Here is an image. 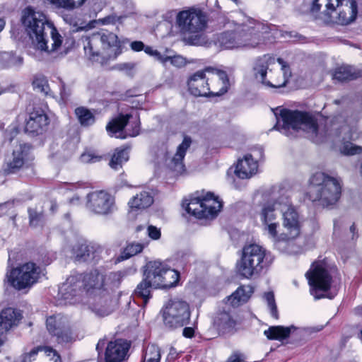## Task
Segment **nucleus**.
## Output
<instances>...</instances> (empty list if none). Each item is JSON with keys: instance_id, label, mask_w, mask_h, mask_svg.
<instances>
[{"instance_id": "f257e3e1", "label": "nucleus", "mask_w": 362, "mask_h": 362, "mask_svg": "<svg viewBox=\"0 0 362 362\" xmlns=\"http://www.w3.org/2000/svg\"><path fill=\"white\" fill-rule=\"evenodd\" d=\"M218 23L226 28L217 37V42L223 49L256 48L264 42V35L276 28L259 22L241 11L236 13L233 19L220 16Z\"/></svg>"}, {"instance_id": "f03ea898", "label": "nucleus", "mask_w": 362, "mask_h": 362, "mask_svg": "<svg viewBox=\"0 0 362 362\" xmlns=\"http://www.w3.org/2000/svg\"><path fill=\"white\" fill-rule=\"evenodd\" d=\"M275 115L277 122L274 128L285 134H287L291 129H303L311 134L313 139L316 143L339 137L342 129L337 119H326L324 123L318 124L315 117L306 112L282 109L279 115Z\"/></svg>"}, {"instance_id": "7ed1b4c3", "label": "nucleus", "mask_w": 362, "mask_h": 362, "mask_svg": "<svg viewBox=\"0 0 362 362\" xmlns=\"http://www.w3.org/2000/svg\"><path fill=\"white\" fill-rule=\"evenodd\" d=\"M22 23L34 47L47 56L56 58L62 37L56 28L47 22L45 16L27 8L23 12Z\"/></svg>"}, {"instance_id": "20e7f679", "label": "nucleus", "mask_w": 362, "mask_h": 362, "mask_svg": "<svg viewBox=\"0 0 362 362\" xmlns=\"http://www.w3.org/2000/svg\"><path fill=\"white\" fill-rule=\"evenodd\" d=\"M85 54L93 61L103 64L121 54V44L116 34L100 31L82 38Z\"/></svg>"}, {"instance_id": "39448f33", "label": "nucleus", "mask_w": 362, "mask_h": 362, "mask_svg": "<svg viewBox=\"0 0 362 362\" xmlns=\"http://www.w3.org/2000/svg\"><path fill=\"white\" fill-rule=\"evenodd\" d=\"M273 261L274 257L266 249L257 244H250L243 248L241 257L236 263V272L247 279L258 277Z\"/></svg>"}, {"instance_id": "423d86ee", "label": "nucleus", "mask_w": 362, "mask_h": 362, "mask_svg": "<svg viewBox=\"0 0 362 362\" xmlns=\"http://www.w3.org/2000/svg\"><path fill=\"white\" fill-rule=\"evenodd\" d=\"M308 196L313 202H317L323 207L336 204L341 193L340 180L324 173H316L309 180Z\"/></svg>"}, {"instance_id": "0eeeda50", "label": "nucleus", "mask_w": 362, "mask_h": 362, "mask_svg": "<svg viewBox=\"0 0 362 362\" xmlns=\"http://www.w3.org/2000/svg\"><path fill=\"white\" fill-rule=\"evenodd\" d=\"M206 13L199 8L189 7L176 14L175 23L180 31L187 36L193 45H201L205 42L204 31L207 25Z\"/></svg>"}, {"instance_id": "6e6552de", "label": "nucleus", "mask_w": 362, "mask_h": 362, "mask_svg": "<svg viewBox=\"0 0 362 362\" xmlns=\"http://www.w3.org/2000/svg\"><path fill=\"white\" fill-rule=\"evenodd\" d=\"M85 291L93 295V310L101 315H107L111 311V294L105 289V275L98 270L83 274Z\"/></svg>"}, {"instance_id": "1a4fd4ad", "label": "nucleus", "mask_w": 362, "mask_h": 362, "mask_svg": "<svg viewBox=\"0 0 362 362\" xmlns=\"http://www.w3.org/2000/svg\"><path fill=\"white\" fill-rule=\"evenodd\" d=\"M281 202L277 204L279 205L280 211L282 214V226L284 232L279 237L275 238L277 245L280 241H289L299 236L302 226V219L296 209L291 204L288 195L283 191L281 194Z\"/></svg>"}, {"instance_id": "9d476101", "label": "nucleus", "mask_w": 362, "mask_h": 362, "mask_svg": "<svg viewBox=\"0 0 362 362\" xmlns=\"http://www.w3.org/2000/svg\"><path fill=\"white\" fill-rule=\"evenodd\" d=\"M186 211L198 218H214L222 208L218 197L211 192L204 196L192 199L188 203H183Z\"/></svg>"}, {"instance_id": "9b49d317", "label": "nucleus", "mask_w": 362, "mask_h": 362, "mask_svg": "<svg viewBox=\"0 0 362 362\" xmlns=\"http://www.w3.org/2000/svg\"><path fill=\"white\" fill-rule=\"evenodd\" d=\"M275 59L270 55L264 54L262 57H258L254 64L253 71L255 77L258 79L262 84L271 88H281L286 86L291 76L289 67L286 65V62L281 58L277 59V62L281 65L282 76L281 79L274 80L272 83L266 80L267 69L269 66L274 64Z\"/></svg>"}, {"instance_id": "f8f14e48", "label": "nucleus", "mask_w": 362, "mask_h": 362, "mask_svg": "<svg viewBox=\"0 0 362 362\" xmlns=\"http://www.w3.org/2000/svg\"><path fill=\"white\" fill-rule=\"evenodd\" d=\"M41 273V269L35 263H25L7 272L6 277L10 284L17 290L32 286L37 282Z\"/></svg>"}, {"instance_id": "ddd939ff", "label": "nucleus", "mask_w": 362, "mask_h": 362, "mask_svg": "<svg viewBox=\"0 0 362 362\" xmlns=\"http://www.w3.org/2000/svg\"><path fill=\"white\" fill-rule=\"evenodd\" d=\"M305 276L310 286V293L315 299L325 297L332 298L334 297V296L321 293L328 291L332 281L328 271L321 263H314Z\"/></svg>"}, {"instance_id": "4468645a", "label": "nucleus", "mask_w": 362, "mask_h": 362, "mask_svg": "<svg viewBox=\"0 0 362 362\" xmlns=\"http://www.w3.org/2000/svg\"><path fill=\"white\" fill-rule=\"evenodd\" d=\"M189 304L180 299L169 301L163 310L164 324L170 328L183 327L189 323L190 319Z\"/></svg>"}, {"instance_id": "2eb2a0df", "label": "nucleus", "mask_w": 362, "mask_h": 362, "mask_svg": "<svg viewBox=\"0 0 362 362\" xmlns=\"http://www.w3.org/2000/svg\"><path fill=\"white\" fill-rule=\"evenodd\" d=\"M132 116L129 114H120L112 119L106 126V130L110 136L124 139L127 137H134L140 133V120L136 117L129 122Z\"/></svg>"}, {"instance_id": "dca6fc26", "label": "nucleus", "mask_w": 362, "mask_h": 362, "mask_svg": "<svg viewBox=\"0 0 362 362\" xmlns=\"http://www.w3.org/2000/svg\"><path fill=\"white\" fill-rule=\"evenodd\" d=\"M46 326L49 334L56 337L59 344L69 343L76 339L66 317L61 315L50 316L46 320Z\"/></svg>"}, {"instance_id": "f3484780", "label": "nucleus", "mask_w": 362, "mask_h": 362, "mask_svg": "<svg viewBox=\"0 0 362 362\" xmlns=\"http://www.w3.org/2000/svg\"><path fill=\"white\" fill-rule=\"evenodd\" d=\"M114 198L104 190H97L86 196V206L91 213L97 215H108L114 209Z\"/></svg>"}, {"instance_id": "a211bd4d", "label": "nucleus", "mask_w": 362, "mask_h": 362, "mask_svg": "<svg viewBox=\"0 0 362 362\" xmlns=\"http://www.w3.org/2000/svg\"><path fill=\"white\" fill-rule=\"evenodd\" d=\"M111 250L96 243H82L75 251V259L78 262H98L110 255Z\"/></svg>"}, {"instance_id": "6ab92c4d", "label": "nucleus", "mask_w": 362, "mask_h": 362, "mask_svg": "<svg viewBox=\"0 0 362 362\" xmlns=\"http://www.w3.org/2000/svg\"><path fill=\"white\" fill-rule=\"evenodd\" d=\"M357 13V3L355 0H339L337 5H335L330 21L348 25L356 19Z\"/></svg>"}, {"instance_id": "aec40b11", "label": "nucleus", "mask_w": 362, "mask_h": 362, "mask_svg": "<svg viewBox=\"0 0 362 362\" xmlns=\"http://www.w3.org/2000/svg\"><path fill=\"white\" fill-rule=\"evenodd\" d=\"M284 190L280 192L279 195L277 197L274 194L272 199L273 203H267L265 204L261 212V221L264 226V229L268 231L269 234L274 238L277 237L276 228L278 223L276 222V216L274 213L276 210H280L279 205L277 204L279 202H281V194Z\"/></svg>"}, {"instance_id": "412c9836", "label": "nucleus", "mask_w": 362, "mask_h": 362, "mask_svg": "<svg viewBox=\"0 0 362 362\" xmlns=\"http://www.w3.org/2000/svg\"><path fill=\"white\" fill-rule=\"evenodd\" d=\"M213 71L212 67H206L204 70L194 73L188 81V88L191 94L196 97L215 95V92L211 91L206 73Z\"/></svg>"}, {"instance_id": "4be33fe9", "label": "nucleus", "mask_w": 362, "mask_h": 362, "mask_svg": "<svg viewBox=\"0 0 362 362\" xmlns=\"http://www.w3.org/2000/svg\"><path fill=\"white\" fill-rule=\"evenodd\" d=\"M85 291L83 274L71 275L59 288L61 297L69 303H73L74 297L81 296Z\"/></svg>"}, {"instance_id": "5701e85b", "label": "nucleus", "mask_w": 362, "mask_h": 362, "mask_svg": "<svg viewBox=\"0 0 362 362\" xmlns=\"http://www.w3.org/2000/svg\"><path fill=\"white\" fill-rule=\"evenodd\" d=\"M28 146L19 144L15 147L11 155L8 156L3 166L5 174H14L18 172L25 164Z\"/></svg>"}, {"instance_id": "b1692460", "label": "nucleus", "mask_w": 362, "mask_h": 362, "mask_svg": "<svg viewBox=\"0 0 362 362\" xmlns=\"http://www.w3.org/2000/svg\"><path fill=\"white\" fill-rule=\"evenodd\" d=\"M48 124L49 118L44 111L40 108L34 109L26 119L25 131L30 134H40L45 131Z\"/></svg>"}, {"instance_id": "393cba45", "label": "nucleus", "mask_w": 362, "mask_h": 362, "mask_svg": "<svg viewBox=\"0 0 362 362\" xmlns=\"http://www.w3.org/2000/svg\"><path fill=\"white\" fill-rule=\"evenodd\" d=\"M129 345L122 339L110 341L105 349V362H121L127 356Z\"/></svg>"}, {"instance_id": "a878e982", "label": "nucleus", "mask_w": 362, "mask_h": 362, "mask_svg": "<svg viewBox=\"0 0 362 362\" xmlns=\"http://www.w3.org/2000/svg\"><path fill=\"white\" fill-rule=\"evenodd\" d=\"M191 143V138L185 136L182 142L178 146L176 153L168 160H166L168 168L177 174H180L185 171L183 159Z\"/></svg>"}, {"instance_id": "bb28decb", "label": "nucleus", "mask_w": 362, "mask_h": 362, "mask_svg": "<svg viewBox=\"0 0 362 362\" xmlns=\"http://www.w3.org/2000/svg\"><path fill=\"white\" fill-rule=\"evenodd\" d=\"M309 331V328H299L293 325L290 327L272 326L264 332V334L269 340L283 341L288 338L291 334H293L295 332H298V333H307Z\"/></svg>"}, {"instance_id": "cd10ccee", "label": "nucleus", "mask_w": 362, "mask_h": 362, "mask_svg": "<svg viewBox=\"0 0 362 362\" xmlns=\"http://www.w3.org/2000/svg\"><path fill=\"white\" fill-rule=\"evenodd\" d=\"M213 324L219 333L226 334L234 330L236 320L229 310L223 309L217 311L214 317Z\"/></svg>"}, {"instance_id": "c85d7f7f", "label": "nucleus", "mask_w": 362, "mask_h": 362, "mask_svg": "<svg viewBox=\"0 0 362 362\" xmlns=\"http://www.w3.org/2000/svg\"><path fill=\"white\" fill-rule=\"evenodd\" d=\"M257 162L254 160L252 156L247 154L243 159L238 160L235 173L238 177L247 179L257 172Z\"/></svg>"}, {"instance_id": "c756f323", "label": "nucleus", "mask_w": 362, "mask_h": 362, "mask_svg": "<svg viewBox=\"0 0 362 362\" xmlns=\"http://www.w3.org/2000/svg\"><path fill=\"white\" fill-rule=\"evenodd\" d=\"M21 317V313L11 308L3 310L0 313V334L6 333L11 327L17 325Z\"/></svg>"}, {"instance_id": "7c9ffc66", "label": "nucleus", "mask_w": 362, "mask_h": 362, "mask_svg": "<svg viewBox=\"0 0 362 362\" xmlns=\"http://www.w3.org/2000/svg\"><path fill=\"white\" fill-rule=\"evenodd\" d=\"M166 267V264L159 261L150 262L147 264V269L144 273V276L147 279L153 281L154 288H158V284H161L160 278L163 276Z\"/></svg>"}, {"instance_id": "2f4dec72", "label": "nucleus", "mask_w": 362, "mask_h": 362, "mask_svg": "<svg viewBox=\"0 0 362 362\" xmlns=\"http://www.w3.org/2000/svg\"><path fill=\"white\" fill-rule=\"evenodd\" d=\"M333 78L339 82L354 80L362 76V71L351 66L337 67L333 73Z\"/></svg>"}, {"instance_id": "473e14b6", "label": "nucleus", "mask_w": 362, "mask_h": 362, "mask_svg": "<svg viewBox=\"0 0 362 362\" xmlns=\"http://www.w3.org/2000/svg\"><path fill=\"white\" fill-rule=\"evenodd\" d=\"M252 293V289L251 287L247 286L245 288L240 286L230 296L227 297L226 304H228L232 307H238L242 303H245L250 297Z\"/></svg>"}, {"instance_id": "72a5a7b5", "label": "nucleus", "mask_w": 362, "mask_h": 362, "mask_svg": "<svg viewBox=\"0 0 362 362\" xmlns=\"http://www.w3.org/2000/svg\"><path fill=\"white\" fill-rule=\"evenodd\" d=\"M153 203V197L148 191H141L134 196L128 204L132 209H142L149 207Z\"/></svg>"}, {"instance_id": "f704fd0d", "label": "nucleus", "mask_w": 362, "mask_h": 362, "mask_svg": "<svg viewBox=\"0 0 362 362\" xmlns=\"http://www.w3.org/2000/svg\"><path fill=\"white\" fill-rule=\"evenodd\" d=\"M339 0H314L311 7L313 12L320 11L330 21L334 11L335 5Z\"/></svg>"}, {"instance_id": "c9c22d12", "label": "nucleus", "mask_w": 362, "mask_h": 362, "mask_svg": "<svg viewBox=\"0 0 362 362\" xmlns=\"http://www.w3.org/2000/svg\"><path fill=\"white\" fill-rule=\"evenodd\" d=\"M127 276L126 271H117L110 272L105 275V289L110 293V291L119 288L122 280Z\"/></svg>"}, {"instance_id": "e433bc0d", "label": "nucleus", "mask_w": 362, "mask_h": 362, "mask_svg": "<svg viewBox=\"0 0 362 362\" xmlns=\"http://www.w3.org/2000/svg\"><path fill=\"white\" fill-rule=\"evenodd\" d=\"M154 287L153 281L145 278L137 285L134 290V296L141 298L143 300L144 305H146L148 300L151 298V288Z\"/></svg>"}, {"instance_id": "4c0bfd02", "label": "nucleus", "mask_w": 362, "mask_h": 362, "mask_svg": "<svg viewBox=\"0 0 362 362\" xmlns=\"http://www.w3.org/2000/svg\"><path fill=\"white\" fill-rule=\"evenodd\" d=\"M144 245L139 243H128L121 254L115 259V263L127 259L142 252Z\"/></svg>"}, {"instance_id": "58836bf2", "label": "nucleus", "mask_w": 362, "mask_h": 362, "mask_svg": "<svg viewBox=\"0 0 362 362\" xmlns=\"http://www.w3.org/2000/svg\"><path fill=\"white\" fill-rule=\"evenodd\" d=\"M160 283L158 284V288H168L176 285L179 279V273L174 270L166 267L163 273V276L160 278Z\"/></svg>"}, {"instance_id": "ea45409f", "label": "nucleus", "mask_w": 362, "mask_h": 362, "mask_svg": "<svg viewBox=\"0 0 362 362\" xmlns=\"http://www.w3.org/2000/svg\"><path fill=\"white\" fill-rule=\"evenodd\" d=\"M74 112L81 126L88 127L95 123V116L88 108L78 107Z\"/></svg>"}, {"instance_id": "a19ab883", "label": "nucleus", "mask_w": 362, "mask_h": 362, "mask_svg": "<svg viewBox=\"0 0 362 362\" xmlns=\"http://www.w3.org/2000/svg\"><path fill=\"white\" fill-rule=\"evenodd\" d=\"M129 160V153L127 149H115L110 161V166L114 170H118L122 164Z\"/></svg>"}, {"instance_id": "79ce46f5", "label": "nucleus", "mask_w": 362, "mask_h": 362, "mask_svg": "<svg viewBox=\"0 0 362 362\" xmlns=\"http://www.w3.org/2000/svg\"><path fill=\"white\" fill-rule=\"evenodd\" d=\"M0 61L4 66L10 67L21 66L23 59L21 57L16 56L11 52H4L0 54Z\"/></svg>"}, {"instance_id": "37998d69", "label": "nucleus", "mask_w": 362, "mask_h": 362, "mask_svg": "<svg viewBox=\"0 0 362 362\" xmlns=\"http://www.w3.org/2000/svg\"><path fill=\"white\" fill-rule=\"evenodd\" d=\"M160 349L157 345L149 344L147 346L143 356V361L160 362Z\"/></svg>"}, {"instance_id": "c03bdc74", "label": "nucleus", "mask_w": 362, "mask_h": 362, "mask_svg": "<svg viewBox=\"0 0 362 362\" xmlns=\"http://www.w3.org/2000/svg\"><path fill=\"white\" fill-rule=\"evenodd\" d=\"M209 73L215 74L221 83V89L218 92H215V95H221L226 93L229 88V79L226 72L213 68V71H210Z\"/></svg>"}, {"instance_id": "a18cd8bd", "label": "nucleus", "mask_w": 362, "mask_h": 362, "mask_svg": "<svg viewBox=\"0 0 362 362\" xmlns=\"http://www.w3.org/2000/svg\"><path fill=\"white\" fill-rule=\"evenodd\" d=\"M29 215V222L32 227H37L43 223V214L37 211L35 209L29 208L28 210Z\"/></svg>"}, {"instance_id": "49530a36", "label": "nucleus", "mask_w": 362, "mask_h": 362, "mask_svg": "<svg viewBox=\"0 0 362 362\" xmlns=\"http://www.w3.org/2000/svg\"><path fill=\"white\" fill-rule=\"evenodd\" d=\"M71 93H72L71 88L70 86H66V83L63 81L60 80L59 103L63 105H66L68 103V102L70 100Z\"/></svg>"}, {"instance_id": "de8ad7c7", "label": "nucleus", "mask_w": 362, "mask_h": 362, "mask_svg": "<svg viewBox=\"0 0 362 362\" xmlns=\"http://www.w3.org/2000/svg\"><path fill=\"white\" fill-rule=\"evenodd\" d=\"M264 298L267 303V306L270 310L271 315L275 319H279V315L275 303L274 293L272 292H267L264 294Z\"/></svg>"}, {"instance_id": "09e8293b", "label": "nucleus", "mask_w": 362, "mask_h": 362, "mask_svg": "<svg viewBox=\"0 0 362 362\" xmlns=\"http://www.w3.org/2000/svg\"><path fill=\"white\" fill-rule=\"evenodd\" d=\"M34 89L47 95L49 91V86L47 81L44 77L35 78L33 82Z\"/></svg>"}, {"instance_id": "8fccbe9b", "label": "nucleus", "mask_w": 362, "mask_h": 362, "mask_svg": "<svg viewBox=\"0 0 362 362\" xmlns=\"http://www.w3.org/2000/svg\"><path fill=\"white\" fill-rule=\"evenodd\" d=\"M341 152L344 155L348 156L359 154L362 153V147L356 146L352 143L347 142L341 147Z\"/></svg>"}, {"instance_id": "3c124183", "label": "nucleus", "mask_w": 362, "mask_h": 362, "mask_svg": "<svg viewBox=\"0 0 362 362\" xmlns=\"http://www.w3.org/2000/svg\"><path fill=\"white\" fill-rule=\"evenodd\" d=\"M49 2L58 7L68 10L74 9L79 6L77 5V0H49Z\"/></svg>"}, {"instance_id": "603ef678", "label": "nucleus", "mask_w": 362, "mask_h": 362, "mask_svg": "<svg viewBox=\"0 0 362 362\" xmlns=\"http://www.w3.org/2000/svg\"><path fill=\"white\" fill-rule=\"evenodd\" d=\"M101 156L91 151H86L81 154L80 160L83 163H93L100 161Z\"/></svg>"}, {"instance_id": "864d4df0", "label": "nucleus", "mask_w": 362, "mask_h": 362, "mask_svg": "<svg viewBox=\"0 0 362 362\" xmlns=\"http://www.w3.org/2000/svg\"><path fill=\"white\" fill-rule=\"evenodd\" d=\"M194 259L192 253L189 252H181L177 255V262L183 267L190 264L191 261Z\"/></svg>"}, {"instance_id": "5fc2aeb1", "label": "nucleus", "mask_w": 362, "mask_h": 362, "mask_svg": "<svg viewBox=\"0 0 362 362\" xmlns=\"http://www.w3.org/2000/svg\"><path fill=\"white\" fill-rule=\"evenodd\" d=\"M168 62H170L172 65L175 67L181 68L186 65V60L180 55H175L173 57L168 56Z\"/></svg>"}, {"instance_id": "6e6d98bb", "label": "nucleus", "mask_w": 362, "mask_h": 362, "mask_svg": "<svg viewBox=\"0 0 362 362\" xmlns=\"http://www.w3.org/2000/svg\"><path fill=\"white\" fill-rule=\"evenodd\" d=\"M42 350L41 347H36L33 349L28 354L23 356L21 362H24L26 359V362H33L35 360V356L38 354L39 351Z\"/></svg>"}, {"instance_id": "4d7b16f0", "label": "nucleus", "mask_w": 362, "mask_h": 362, "mask_svg": "<svg viewBox=\"0 0 362 362\" xmlns=\"http://www.w3.org/2000/svg\"><path fill=\"white\" fill-rule=\"evenodd\" d=\"M148 234L151 238L158 240L160 237V230L156 226H149L148 227Z\"/></svg>"}, {"instance_id": "13d9d810", "label": "nucleus", "mask_w": 362, "mask_h": 362, "mask_svg": "<svg viewBox=\"0 0 362 362\" xmlns=\"http://www.w3.org/2000/svg\"><path fill=\"white\" fill-rule=\"evenodd\" d=\"M179 356L180 353L174 347H170L166 360L168 361H174Z\"/></svg>"}, {"instance_id": "bf43d9fd", "label": "nucleus", "mask_w": 362, "mask_h": 362, "mask_svg": "<svg viewBox=\"0 0 362 362\" xmlns=\"http://www.w3.org/2000/svg\"><path fill=\"white\" fill-rule=\"evenodd\" d=\"M130 47L132 50L139 52L144 49L145 45L141 41H134L131 43Z\"/></svg>"}, {"instance_id": "052dcab7", "label": "nucleus", "mask_w": 362, "mask_h": 362, "mask_svg": "<svg viewBox=\"0 0 362 362\" xmlns=\"http://www.w3.org/2000/svg\"><path fill=\"white\" fill-rule=\"evenodd\" d=\"M156 59L160 62L163 64H165L168 62V55L162 54L160 52H159L158 50H155L154 54L153 56Z\"/></svg>"}, {"instance_id": "680f3d73", "label": "nucleus", "mask_w": 362, "mask_h": 362, "mask_svg": "<svg viewBox=\"0 0 362 362\" xmlns=\"http://www.w3.org/2000/svg\"><path fill=\"white\" fill-rule=\"evenodd\" d=\"M182 334L187 338H192L194 334V329L190 327H186L183 329Z\"/></svg>"}, {"instance_id": "e2e57ef3", "label": "nucleus", "mask_w": 362, "mask_h": 362, "mask_svg": "<svg viewBox=\"0 0 362 362\" xmlns=\"http://www.w3.org/2000/svg\"><path fill=\"white\" fill-rule=\"evenodd\" d=\"M282 37H286L288 36L289 38H296V40H300V39L302 37L301 35H299L296 32H285L284 34L281 35Z\"/></svg>"}, {"instance_id": "0e129e2a", "label": "nucleus", "mask_w": 362, "mask_h": 362, "mask_svg": "<svg viewBox=\"0 0 362 362\" xmlns=\"http://www.w3.org/2000/svg\"><path fill=\"white\" fill-rule=\"evenodd\" d=\"M243 360L240 354H233L226 361V362H242Z\"/></svg>"}, {"instance_id": "69168bd1", "label": "nucleus", "mask_w": 362, "mask_h": 362, "mask_svg": "<svg viewBox=\"0 0 362 362\" xmlns=\"http://www.w3.org/2000/svg\"><path fill=\"white\" fill-rule=\"evenodd\" d=\"M105 339H100L98 342V344L96 345V350L98 351L99 355L102 352L103 349L105 346Z\"/></svg>"}, {"instance_id": "338daca9", "label": "nucleus", "mask_w": 362, "mask_h": 362, "mask_svg": "<svg viewBox=\"0 0 362 362\" xmlns=\"http://www.w3.org/2000/svg\"><path fill=\"white\" fill-rule=\"evenodd\" d=\"M144 52H145L147 54H148V55H150V56H153V54H154V52H155V50H156V49H153L151 47H150V46H146V47H144Z\"/></svg>"}, {"instance_id": "774afa93", "label": "nucleus", "mask_w": 362, "mask_h": 362, "mask_svg": "<svg viewBox=\"0 0 362 362\" xmlns=\"http://www.w3.org/2000/svg\"><path fill=\"white\" fill-rule=\"evenodd\" d=\"M6 22L3 18H0V33L4 30Z\"/></svg>"}]
</instances>
